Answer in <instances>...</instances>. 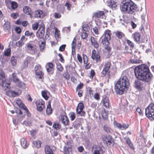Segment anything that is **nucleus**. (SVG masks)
Returning <instances> with one entry per match:
<instances>
[{
	"instance_id": "obj_1",
	"label": "nucleus",
	"mask_w": 154,
	"mask_h": 154,
	"mask_svg": "<svg viewBox=\"0 0 154 154\" xmlns=\"http://www.w3.org/2000/svg\"><path fill=\"white\" fill-rule=\"evenodd\" d=\"M134 71L136 77L139 80L148 82L152 79L153 75L146 65L142 64L137 66Z\"/></svg>"
},
{
	"instance_id": "obj_2",
	"label": "nucleus",
	"mask_w": 154,
	"mask_h": 154,
	"mask_svg": "<svg viewBox=\"0 0 154 154\" xmlns=\"http://www.w3.org/2000/svg\"><path fill=\"white\" fill-rule=\"evenodd\" d=\"M129 85V80L126 76H122L116 84L114 90L116 94L122 95L125 89Z\"/></svg>"
},
{
	"instance_id": "obj_3",
	"label": "nucleus",
	"mask_w": 154,
	"mask_h": 154,
	"mask_svg": "<svg viewBox=\"0 0 154 154\" xmlns=\"http://www.w3.org/2000/svg\"><path fill=\"white\" fill-rule=\"evenodd\" d=\"M137 5L131 0H125L122 2L121 11L129 14H133L137 9Z\"/></svg>"
},
{
	"instance_id": "obj_4",
	"label": "nucleus",
	"mask_w": 154,
	"mask_h": 154,
	"mask_svg": "<svg viewBox=\"0 0 154 154\" xmlns=\"http://www.w3.org/2000/svg\"><path fill=\"white\" fill-rule=\"evenodd\" d=\"M145 115L149 119L152 120L154 119V104L151 103L145 109Z\"/></svg>"
},
{
	"instance_id": "obj_5",
	"label": "nucleus",
	"mask_w": 154,
	"mask_h": 154,
	"mask_svg": "<svg viewBox=\"0 0 154 154\" xmlns=\"http://www.w3.org/2000/svg\"><path fill=\"white\" fill-rule=\"evenodd\" d=\"M26 49L27 52L31 54H35L37 52L36 45L30 42L26 44Z\"/></svg>"
},
{
	"instance_id": "obj_6",
	"label": "nucleus",
	"mask_w": 154,
	"mask_h": 154,
	"mask_svg": "<svg viewBox=\"0 0 154 154\" xmlns=\"http://www.w3.org/2000/svg\"><path fill=\"white\" fill-rule=\"evenodd\" d=\"M37 110L41 112L45 108V102L42 99H39L36 102Z\"/></svg>"
},
{
	"instance_id": "obj_7",
	"label": "nucleus",
	"mask_w": 154,
	"mask_h": 154,
	"mask_svg": "<svg viewBox=\"0 0 154 154\" xmlns=\"http://www.w3.org/2000/svg\"><path fill=\"white\" fill-rule=\"evenodd\" d=\"M40 26H41L37 31L36 36L38 38H41L44 35L45 26L42 23H41Z\"/></svg>"
},
{
	"instance_id": "obj_8",
	"label": "nucleus",
	"mask_w": 154,
	"mask_h": 154,
	"mask_svg": "<svg viewBox=\"0 0 154 154\" xmlns=\"http://www.w3.org/2000/svg\"><path fill=\"white\" fill-rule=\"evenodd\" d=\"M93 17L96 18H100L102 19H105L106 16L105 13L103 11H98L93 14Z\"/></svg>"
},
{
	"instance_id": "obj_9",
	"label": "nucleus",
	"mask_w": 154,
	"mask_h": 154,
	"mask_svg": "<svg viewBox=\"0 0 154 154\" xmlns=\"http://www.w3.org/2000/svg\"><path fill=\"white\" fill-rule=\"evenodd\" d=\"M114 125L116 128L121 130L126 129L129 127V125L128 124L123 123L121 124L116 122H114Z\"/></svg>"
},
{
	"instance_id": "obj_10",
	"label": "nucleus",
	"mask_w": 154,
	"mask_h": 154,
	"mask_svg": "<svg viewBox=\"0 0 154 154\" xmlns=\"http://www.w3.org/2000/svg\"><path fill=\"white\" fill-rule=\"evenodd\" d=\"M104 143L107 145H110L112 143L113 140L112 137L110 136H106L103 138Z\"/></svg>"
},
{
	"instance_id": "obj_11",
	"label": "nucleus",
	"mask_w": 154,
	"mask_h": 154,
	"mask_svg": "<svg viewBox=\"0 0 154 154\" xmlns=\"http://www.w3.org/2000/svg\"><path fill=\"white\" fill-rule=\"evenodd\" d=\"M109 6L111 8L112 10H115L117 9L118 4L117 0H110L108 2Z\"/></svg>"
},
{
	"instance_id": "obj_12",
	"label": "nucleus",
	"mask_w": 154,
	"mask_h": 154,
	"mask_svg": "<svg viewBox=\"0 0 154 154\" xmlns=\"http://www.w3.org/2000/svg\"><path fill=\"white\" fill-rule=\"evenodd\" d=\"M110 39H108L107 38H104L102 40V43L103 45L105 47V49L107 50L108 51H110L111 50V48L109 47V41Z\"/></svg>"
},
{
	"instance_id": "obj_13",
	"label": "nucleus",
	"mask_w": 154,
	"mask_h": 154,
	"mask_svg": "<svg viewBox=\"0 0 154 154\" xmlns=\"http://www.w3.org/2000/svg\"><path fill=\"white\" fill-rule=\"evenodd\" d=\"M91 58L94 60L95 59L97 63L100 61V56L98 54L96 53V51L95 50H93L92 51Z\"/></svg>"
},
{
	"instance_id": "obj_14",
	"label": "nucleus",
	"mask_w": 154,
	"mask_h": 154,
	"mask_svg": "<svg viewBox=\"0 0 154 154\" xmlns=\"http://www.w3.org/2000/svg\"><path fill=\"white\" fill-rule=\"evenodd\" d=\"M27 39V38H26L24 36H22L20 40L16 42V45L18 47L22 46L24 44Z\"/></svg>"
},
{
	"instance_id": "obj_15",
	"label": "nucleus",
	"mask_w": 154,
	"mask_h": 154,
	"mask_svg": "<svg viewBox=\"0 0 154 154\" xmlns=\"http://www.w3.org/2000/svg\"><path fill=\"white\" fill-rule=\"evenodd\" d=\"M92 151L93 154H101L102 149L100 147L94 146L92 147Z\"/></svg>"
},
{
	"instance_id": "obj_16",
	"label": "nucleus",
	"mask_w": 154,
	"mask_h": 154,
	"mask_svg": "<svg viewBox=\"0 0 154 154\" xmlns=\"http://www.w3.org/2000/svg\"><path fill=\"white\" fill-rule=\"evenodd\" d=\"M60 121L64 125H67L69 124V120L66 116H61L60 118Z\"/></svg>"
},
{
	"instance_id": "obj_17",
	"label": "nucleus",
	"mask_w": 154,
	"mask_h": 154,
	"mask_svg": "<svg viewBox=\"0 0 154 154\" xmlns=\"http://www.w3.org/2000/svg\"><path fill=\"white\" fill-rule=\"evenodd\" d=\"M47 71L48 73L52 74L54 70V65L51 63H48L46 64V66Z\"/></svg>"
},
{
	"instance_id": "obj_18",
	"label": "nucleus",
	"mask_w": 154,
	"mask_h": 154,
	"mask_svg": "<svg viewBox=\"0 0 154 154\" xmlns=\"http://www.w3.org/2000/svg\"><path fill=\"white\" fill-rule=\"evenodd\" d=\"M20 143L21 146L23 148H27L29 145V143L24 138H22L20 139Z\"/></svg>"
},
{
	"instance_id": "obj_19",
	"label": "nucleus",
	"mask_w": 154,
	"mask_h": 154,
	"mask_svg": "<svg viewBox=\"0 0 154 154\" xmlns=\"http://www.w3.org/2000/svg\"><path fill=\"white\" fill-rule=\"evenodd\" d=\"M16 103L17 105L21 108L26 110L27 109V107L26 106L22 103L21 100L18 99L16 100Z\"/></svg>"
},
{
	"instance_id": "obj_20",
	"label": "nucleus",
	"mask_w": 154,
	"mask_h": 154,
	"mask_svg": "<svg viewBox=\"0 0 154 154\" xmlns=\"http://www.w3.org/2000/svg\"><path fill=\"white\" fill-rule=\"evenodd\" d=\"M71 150V147L69 146L68 143L67 142L64 147L63 152L65 154H69Z\"/></svg>"
},
{
	"instance_id": "obj_21",
	"label": "nucleus",
	"mask_w": 154,
	"mask_h": 154,
	"mask_svg": "<svg viewBox=\"0 0 154 154\" xmlns=\"http://www.w3.org/2000/svg\"><path fill=\"white\" fill-rule=\"evenodd\" d=\"M6 1L7 2L8 4H11V6L12 9H15L17 7V4L15 2L12 1L10 0H6Z\"/></svg>"
},
{
	"instance_id": "obj_22",
	"label": "nucleus",
	"mask_w": 154,
	"mask_h": 154,
	"mask_svg": "<svg viewBox=\"0 0 154 154\" xmlns=\"http://www.w3.org/2000/svg\"><path fill=\"white\" fill-rule=\"evenodd\" d=\"M45 15V13L41 10H38L35 12V17H36L42 18Z\"/></svg>"
},
{
	"instance_id": "obj_23",
	"label": "nucleus",
	"mask_w": 154,
	"mask_h": 154,
	"mask_svg": "<svg viewBox=\"0 0 154 154\" xmlns=\"http://www.w3.org/2000/svg\"><path fill=\"white\" fill-rule=\"evenodd\" d=\"M0 84L2 85L3 89L6 90L8 88V87L10 85V82H7L6 80H5L2 82H0Z\"/></svg>"
},
{
	"instance_id": "obj_24",
	"label": "nucleus",
	"mask_w": 154,
	"mask_h": 154,
	"mask_svg": "<svg viewBox=\"0 0 154 154\" xmlns=\"http://www.w3.org/2000/svg\"><path fill=\"white\" fill-rule=\"evenodd\" d=\"M91 41L92 45L94 46V47L97 48L99 47V45L97 41L93 37H91Z\"/></svg>"
},
{
	"instance_id": "obj_25",
	"label": "nucleus",
	"mask_w": 154,
	"mask_h": 154,
	"mask_svg": "<svg viewBox=\"0 0 154 154\" xmlns=\"http://www.w3.org/2000/svg\"><path fill=\"white\" fill-rule=\"evenodd\" d=\"M23 10L24 12L28 15H30L31 14V10L28 6H24L23 8Z\"/></svg>"
},
{
	"instance_id": "obj_26",
	"label": "nucleus",
	"mask_w": 154,
	"mask_h": 154,
	"mask_svg": "<svg viewBox=\"0 0 154 154\" xmlns=\"http://www.w3.org/2000/svg\"><path fill=\"white\" fill-rule=\"evenodd\" d=\"M124 139L125 140L128 146L131 149L134 148V146L131 142L130 139L128 137H125Z\"/></svg>"
},
{
	"instance_id": "obj_27",
	"label": "nucleus",
	"mask_w": 154,
	"mask_h": 154,
	"mask_svg": "<svg viewBox=\"0 0 154 154\" xmlns=\"http://www.w3.org/2000/svg\"><path fill=\"white\" fill-rule=\"evenodd\" d=\"M132 36L135 41L138 42L140 41V35L139 33L137 32L135 33L132 34Z\"/></svg>"
},
{
	"instance_id": "obj_28",
	"label": "nucleus",
	"mask_w": 154,
	"mask_h": 154,
	"mask_svg": "<svg viewBox=\"0 0 154 154\" xmlns=\"http://www.w3.org/2000/svg\"><path fill=\"white\" fill-rule=\"evenodd\" d=\"M103 104L106 108H108L109 107V102L108 98L106 97L103 99Z\"/></svg>"
},
{
	"instance_id": "obj_29",
	"label": "nucleus",
	"mask_w": 154,
	"mask_h": 154,
	"mask_svg": "<svg viewBox=\"0 0 154 154\" xmlns=\"http://www.w3.org/2000/svg\"><path fill=\"white\" fill-rule=\"evenodd\" d=\"M134 86L137 89H141L142 88V85L139 80H137L134 82Z\"/></svg>"
},
{
	"instance_id": "obj_30",
	"label": "nucleus",
	"mask_w": 154,
	"mask_h": 154,
	"mask_svg": "<svg viewBox=\"0 0 154 154\" xmlns=\"http://www.w3.org/2000/svg\"><path fill=\"white\" fill-rule=\"evenodd\" d=\"M104 38H107L108 39H110L111 33V31L109 30H106L104 32Z\"/></svg>"
},
{
	"instance_id": "obj_31",
	"label": "nucleus",
	"mask_w": 154,
	"mask_h": 154,
	"mask_svg": "<svg viewBox=\"0 0 154 154\" xmlns=\"http://www.w3.org/2000/svg\"><path fill=\"white\" fill-rule=\"evenodd\" d=\"M7 94L10 97H16L18 94L16 92L11 91H9L7 92Z\"/></svg>"
},
{
	"instance_id": "obj_32",
	"label": "nucleus",
	"mask_w": 154,
	"mask_h": 154,
	"mask_svg": "<svg viewBox=\"0 0 154 154\" xmlns=\"http://www.w3.org/2000/svg\"><path fill=\"white\" fill-rule=\"evenodd\" d=\"M52 110L51 108V103L49 102L46 109L47 114L48 115H50L52 113Z\"/></svg>"
},
{
	"instance_id": "obj_33",
	"label": "nucleus",
	"mask_w": 154,
	"mask_h": 154,
	"mask_svg": "<svg viewBox=\"0 0 154 154\" xmlns=\"http://www.w3.org/2000/svg\"><path fill=\"white\" fill-rule=\"evenodd\" d=\"M5 79V74L3 71L0 69V82H2Z\"/></svg>"
},
{
	"instance_id": "obj_34",
	"label": "nucleus",
	"mask_w": 154,
	"mask_h": 154,
	"mask_svg": "<svg viewBox=\"0 0 154 154\" xmlns=\"http://www.w3.org/2000/svg\"><path fill=\"white\" fill-rule=\"evenodd\" d=\"M45 152L46 154H54L50 147L48 146H45Z\"/></svg>"
},
{
	"instance_id": "obj_35",
	"label": "nucleus",
	"mask_w": 154,
	"mask_h": 154,
	"mask_svg": "<svg viewBox=\"0 0 154 154\" xmlns=\"http://www.w3.org/2000/svg\"><path fill=\"white\" fill-rule=\"evenodd\" d=\"M10 24L8 22H5L4 25V29H6L8 31L10 29Z\"/></svg>"
},
{
	"instance_id": "obj_36",
	"label": "nucleus",
	"mask_w": 154,
	"mask_h": 154,
	"mask_svg": "<svg viewBox=\"0 0 154 154\" xmlns=\"http://www.w3.org/2000/svg\"><path fill=\"white\" fill-rule=\"evenodd\" d=\"M11 64L13 66H15L17 63L16 58L14 56H12L11 58Z\"/></svg>"
},
{
	"instance_id": "obj_37",
	"label": "nucleus",
	"mask_w": 154,
	"mask_h": 154,
	"mask_svg": "<svg viewBox=\"0 0 154 154\" xmlns=\"http://www.w3.org/2000/svg\"><path fill=\"white\" fill-rule=\"evenodd\" d=\"M16 23L18 24H22V25L24 26H26L28 24V23L26 21L21 22L20 20H17L16 22Z\"/></svg>"
},
{
	"instance_id": "obj_38",
	"label": "nucleus",
	"mask_w": 154,
	"mask_h": 154,
	"mask_svg": "<svg viewBox=\"0 0 154 154\" xmlns=\"http://www.w3.org/2000/svg\"><path fill=\"white\" fill-rule=\"evenodd\" d=\"M84 108V106L83 103H79L76 108V111L78 110H82Z\"/></svg>"
},
{
	"instance_id": "obj_39",
	"label": "nucleus",
	"mask_w": 154,
	"mask_h": 154,
	"mask_svg": "<svg viewBox=\"0 0 154 154\" xmlns=\"http://www.w3.org/2000/svg\"><path fill=\"white\" fill-rule=\"evenodd\" d=\"M53 127L56 129L58 130L61 128V125L59 123L54 122L53 125Z\"/></svg>"
},
{
	"instance_id": "obj_40",
	"label": "nucleus",
	"mask_w": 154,
	"mask_h": 154,
	"mask_svg": "<svg viewBox=\"0 0 154 154\" xmlns=\"http://www.w3.org/2000/svg\"><path fill=\"white\" fill-rule=\"evenodd\" d=\"M36 77L37 78L42 79L43 77L42 72L41 71L35 72Z\"/></svg>"
},
{
	"instance_id": "obj_41",
	"label": "nucleus",
	"mask_w": 154,
	"mask_h": 154,
	"mask_svg": "<svg viewBox=\"0 0 154 154\" xmlns=\"http://www.w3.org/2000/svg\"><path fill=\"white\" fill-rule=\"evenodd\" d=\"M102 116L103 118L105 120H106L108 119V113L105 110H104L102 112Z\"/></svg>"
},
{
	"instance_id": "obj_42",
	"label": "nucleus",
	"mask_w": 154,
	"mask_h": 154,
	"mask_svg": "<svg viewBox=\"0 0 154 154\" xmlns=\"http://www.w3.org/2000/svg\"><path fill=\"white\" fill-rule=\"evenodd\" d=\"M111 65V63L109 61H107L105 63L103 69L109 71Z\"/></svg>"
},
{
	"instance_id": "obj_43",
	"label": "nucleus",
	"mask_w": 154,
	"mask_h": 154,
	"mask_svg": "<svg viewBox=\"0 0 154 154\" xmlns=\"http://www.w3.org/2000/svg\"><path fill=\"white\" fill-rule=\"evenodd\" d=\"M33 143L34 146L36 148H38L41 146V142L37 140L36 141H34Z\"/></svg>"
},
{
	"instance_id": "obj_44",
	"label": "nucleus",
	"mask_w": 154,
	"mask_h": 154,
	"mask_svg": "<svg viewBox=\"0 0 154 154\" xmlns=\"http://www.w3.org/2000/svg\"><path fill=\"white\" fill-rule=\"evenodd\" d=\"M45 43L44 42H42L41 44H39V46L40 50L42 51L44 49L45 47Z\"/></svg>"
},
{
	"instance_id": "obj_45",
	"label": "nucleus",
	"mask_w": 154,
	"mask_h": 154,
	"mask_svg": "<svg viewBox=\"0 0 154 154\" xmlns=\"http://www.w3.org/2000/svg\"><path fill=\"white\" fill-rule=\"evenodd\" d=\"M69 118L71 121H73L75 118V115L74 112H71L69 114Z\"/></svg>"
},
{
	"instance_id": "obj_46",
	"label": "nucleus",
	"mask_w": 154,
	"mask_h": 154,
	"mask_svg": "<svg viewBox=\"0 0 154 154\" xmlns=\"http://www.w3.org/2000/svg\"><path fill=\"white\" fill-rule=\"evenodd\" d=\"M130 62L132 63L139 64L142 63V61L139 59H131Z\"/></svg>"
},
{
	"instance_id": "obj_47",
	"label": "nucleus",
	"mask_w": 154,
	"mask_h": 154,
	"mask_svg": "<svg viewBox=\"0 0 154 154\" xmlns=\"http://www.w3.org/2000/svg\"><path fill=\"white\" fill-rule=\"evenodd\" d=\"M77 114L81 116H84L85 115V112L82 110H78L76 111Z\"/></svg>"
},
{
	"instance_id": "obj_48",
	"label": "nucleus",
	"mask_w": 154,
	"mask_h": 154,
	"mask_svg": "<svg viewBox=\"0 0 154 154\" xmlns=\"http://www.w3.org/2000/svg\"><path fill=\"white\" fill-rule=\"evenodd\" d=\"M116 35L120 39L124 35V34L123 33L118 31L116 32Z\"/></svg>"
},
{
	"instance_id": "obj_49",
	"label": "nucleus",
	"mask_w": 154,
	"mask_h": 154,
	"mask_svg": "<svg viewBox=\"0 0 154 154\" xmlns=\"http://www.w3.org/2000/svg\"><path fill=\"white\" fill-rule=\"evenodd\" d=\"M104 130L107 133H111L112 131V129L106 125L104 126Z\"/></svg>"
},
{
	"instance_id": "obj_50",
	"label": "nucleus",
	"mask_w": 154,
	"mask_h": 154,
	"mask_svg": "<svg viewBox=\"0 0 154 154\" xmlns=\"http://www.w3.org/2000/svg\"><path fill=\"white\" fill-rule=\"evenodd\" d=\"M16 84L17 86L20 87H24L25 86V84L23 82H20V80Z\"/></svg>"
},
{
	"instance_id": "obj_51",
	"label": "nucleus",
	"mask_w": 154,
	"mask_h": 154,
	"mask_svg": "<svg viewBox=\"0 0 154 154\" xmlns=\"http://www.w3.org/2000/svg\"><path fill=\"white\" fill-rule=\"evenodd\" d=\"M11 16L13 19H16L18 16V14L17 13H13L11 14Z\"/></svg>"
},
{
	"instance_id": "obj_52",
	"label": "nucleus",
	"mask_w": 154,
	"mask_h": 154,
	"mask_svg": "<svg viewBox=\"0 0 154 154\" xmlns=\"http://www.w3.org/2000/svg\"><path fill=\"white\" fill-rule=\"evenodd\" d=\"M83 57L84 63L85 64H86L88 62V58L87 56L86 55L83 54Z\"/></svg>"
},
{
	"instance_id": "obj_53",
	"label": "nucleus",
	"mask_w": 154,
	"mask_h": 154,
	"mask_svg": "<svg viewBox=\"0 0 154 154\" xmlns=\"http://www.w3.org/2000/svg\"><path fill=\"white\" fill-rule=\"evenodd\" d=\"M42 94L43 97H44L46 100H47L48 99V97L47 96V93L45 91H42Z\"/></svg>"
},
{
	"instance_id": "obj_54",
	"label": "nucleus",
	"mask_w": 154,
	"mask_h": 154,
	"mask_svg": "<svg viewBox=\"0 0 154 154\" xmlns=\"http://www.w3.org/2000/svg\"><path fill=\"white\" fill-rule=\"evenodd\" d=\"M90 29L89 27L87 25H85L82 26V29L85 31H88Z\"/></svg>"
},
{
	"instance_id": "obj_55",
	"label": "nucleus",
	"mask_w": 154,
	"mask_h": 154,
	"mask_svg": "<svg viewBox=\"0 0 154 154\" xmlns=\"http://www.w3.org/2000/svg\"><path fill=\"white\" fill-rule=\"evenodd\" d=\"M88 34L87 33L83 32L82 33L81 37L82 38L86 39L88 37Z\"/></svg>"
},
{
	"instance_id": "obj_56",
	"label": "nucleus",
	"mask_w": 154,
	"mask_h": 154,
	"mask_svg": "<svg viewBox=\"0 0 154 154\" xmlns=\"http://www.w3.org/2000/svg\"><path fill=\"white\" fill-rule=\"evenodd\" d=\"M146 16V12L145 11H144V13L141 16V18L142 20V22L144 23L145 22V18Z\"/></svg>"
},
{
	"instance_id": "obj_57",
	"label": "nucleus",
	"mask_w": 154,
	"mask_h": 154,
	"mask_svg": "<svg viewBox=\"0 0 154 154\" xmlns=\"http://www.w3.org/2000/svg\"><path fill=\"white\" fill-rule=\"evenodd\" d=\"M65 5L67 7V9L69 11H70L71 10V5L69 2H66Z\"/></svg>"
},
{
	"instance_id": "obj_58",
	"label": "nucleus",
	"mask_w": 154,
	"mask_h": 154,
	"mask_svg": "<svg viewBox=\"0 0 154 154\" xmlns=\"http://www.w3.org/2000/svg\"><path fill=\"white\" fill-rule=\"evenodd\" d=\"M23 124L25 125L26 126H31L32 125L31 123L29 121H24L23 123Z\"/></svg>"
},
{
	"instance_id": "obj_59",
	"label": "nucleus",
	"mask_w": 154,
	"mask_h": 154,
	"mask_svg": "<svg viewBox=\"0 0 154 154\" xmlns=\"http://www.w3.org/2000/svg\"><path fill=\"white\" fill-rule=\"evenodd\" d=\"M37 130H32L31 131H30V133L31 135L32 136L34 137L35 135V134L37 132Z\"/></svg>"
},
{
	"instance_id": "obj_60",
	"label": "nucleus",
	"mask_w": 154,
	"mask_h": 154,
	"mask_svg": "<svg viewBox=\"0 0 154 154\" xmlns=\"http://www.w3.org/2000/svg\"><path fill=\"white\" fill-rule=\"evenodd\" d=\"M38 23H35L32 25L33 29L34 30H36L38 29Z\"/></svg>"
},
{
	"instance_id": "obj_61",
	"label": "nucleus",
	"mask_w": 154,
	"mask_h": 154,
	"mask_svg": "<svg viewBox=\"0 0 154 154\" xmlns=\"http://www.w3.org/2000/svg\"><path fill=\"white\" fill-rule=\"evenodd\" d=\"M108 71V70L103 69L101 72V76L103 77L105 76Z\"/></svg>"
},
{
	"instance_id": "obj_62",
	"label": "nucleus",
	"mask_w": 154,
	"mask_h": 154,
	"mask_svg": "<svg viewBox=\"0 0 154 154\" xmlns=\"http://www.w3.org/2000/svg\"><path fill=\"white\" fill-rule=\"evenodd\" d=\"M77 58L79 61L82 63V58L81 55L79 54H78L77 55Z\"/></svg>"
},
{
	"instance_id": "obj_63",
	"label": "nucleus",
	"mask_w": 154,
	"mask_h": 154,
	"mask_svg": "<svg viewBox=\"0 0 154 154\" xmlns=\"http://www.w3.org/2000/svg\"><path fill=\"white\" fill-rule=\"evenodd\" d=\"M66 47V45H61L59 48V50L60 51H63Z\"/></svg>"
},
{
	"instance_id": "obj_64",
	"label": "nucleus",
	"mask_w": 154,
	"mask_h": 154,
	"mask_svg": "<svg viewBox=\"0 0 154 154\" xmlns=\"http://www.w3.org/2000/svg\"><path fill=\"white\" fill-rule=\"evenodd\" d=\"M57 68L58 70H59L62 71L63 69V68L61 64H57Z\"/></svg>"
}]
</instances>
